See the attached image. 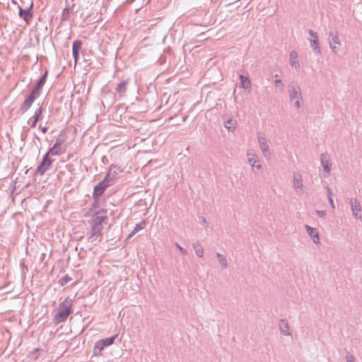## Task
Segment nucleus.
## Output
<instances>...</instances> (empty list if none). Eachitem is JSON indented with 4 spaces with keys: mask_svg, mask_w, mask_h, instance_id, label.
<instances>
[{
    "mask_svg": "<svg viewBox=\"0 0 362 362\" xmlns=\"http://www.w3.org/2000/svg\"><path fill=\"white\" fill-rule=\"evenodd\" d=\"M42 132L43 133H46V132H47V128H46V127H43V128H42Z\"/></svg>",
    "mask_w": 362,
    "mask_h": 362,
    "instance_id": "40",
    "label": "nucleus"
},
{
    "mask_svg": "<svg viewBox=\"0 0 362 362\" xmlns=\"http://www.w3.org/2000/svg\"><path fill=\"white\" fill-rule=\"evenodd\" d=\"M350 204L353 216L357 220H361L362 216L361 214V207L359 201L356 198H351Z\"/></svg>",
    "mask_w": 362,
    "mask_h": 362,
    "instance_id": "3",
    "label": "nucleus"
},
{
    "mask_svg": "<svg viewBox=\"0 0 362 362\" xmlns=\"http://www.w3.org/2000/svg\"><path fill=\"white\" fill-rule=\"evenodd\" d=\"M175 245H176V247L179 249V250L180 251V252H181L183 255H187V250H186V249H185L184 247H181L178 243H175Z\"/></svg>",
    "mask_w": 362,
    "mask_h": 362,
    "instance_id": "31",
    "label": "nucleus"
},
{
    "mask_svg": "<svg viewBox=\"0 0 362 362\" xmlns=\"http://www.w3.org/2000/svg\"><path fill=\"white\" fill-rule=\"evenodd\" d=\"M159 60H160V65H161L163 64V56H160Z\"/></svg>",
    "mask_w": 362,
    "mask_h": 362,
    "instance_id": "39",
    "label": "nucleus"
},
{
    "mask_svg": "<svg viewBox=\"0 0 362 362\" xmlns=\"http://www.w3.org/2000/svg\"><path fill=\"white\" fill-rule=\"evenodd\" d=\"M126 85H127L126 82H122V83H119L117 88V91L120 93H124L126 89Z\"/></svg>",
    "mask_w": 362,
    "mask_h": 362,
    "instance_id": "28",
    "label": "nucleus"
},
{
    "mask_svg": "<svg viewBox=\"0 0 362 362\" xmlns=\"http://www.w3.org/2000/svg\"><path fill=\"white\" fill-rule=\"evenodd\" d=\"M146 225L145 221H141L139 223L136 224L132 231L128 235L127 240L130 239L134 234L144 229L146 227Z\"/></svg>",
    "mask_w": 362,
    "mask_h": 362,
    "instance_id": "18",
    "label": "nucleus"
},
{
    "mask_svg": "<svg viewBox=\"0 0 362 362\" xmlns=\"http://www.w3.org/2000/svg\"><path fill=\"white\" fill-rule=\"evenodd\" d=\"M288 93L291 102H293V105L296 109L301 107L303 97L300 88L295 81L291 82L288 86Z\"/></svg>",
    "mask_w": 362,
    "mask_h": 362,
    "instance_id": "1",
    "label": "nucleus"
},
{
    "mask_svg": "<svg viewBox=\"0 0 362 362\" xmlns=\"http://www.w3.org/2000/svg\"><path fill=\"white\" fill-rule=\"evenodd\" d=\"M235 121L233 120L232 119H229L225 121L224 127L229 131L233 132L235 129Z\"/></svg>",
    "mask_w": 362,
    "mask_h": 362,
    "instance_id": "23",
    "label": "nucleus"
},
{
    "mask_svg": "<svg viewBox=\"0 0 362 362\" xmlns=\"http://www.w3.org/2000/svg\"><path fill=\"white\" fill-rule=\"evenodd\" d=\"M239 78L240 79V86L243 88L249 89L251 88V82L247 76L240 74Z\"/></svg>",
    "mask_w": 362,
    "mask_h": 362,
    "instance_id": "19",
    "label": "nucleus"
},
{
    "mask_svg": "<svg viewBox=\"0 0 362 362\" xmlns=\"http://www.w3.org/2000/svg\"><path fill=\"white\" fill-rule=\"evenodd\" d=\"M279 327L280 332L282 334H284L285 336L291 335V333L289 332L288 324L287 323V322L285 320L281 319L279 320Z\"/></svg>",
    "mask_w": 362,
    "mask_h": 362,
    "instance_id": "17",
    "label": "nucleus"
},
{
    "mask_svg": "<svg viewBox=\"0 0 362 362\" xmlns=\"http://www.w3.org/2000/svg\"><path fill=\"white\" fill-rule=\"evenodd\" d=\"M70 314V306L64 304L61 305L57 317L59 321H64Z\"/></svg>",
    "mask_w": 362,
    "mask_h": 362,
    "instance_id": "7",
    "label": "nucleus"
},
{
    "mask_svg": "<svg viewBox=\"0 0 362 362\" xmlns=\"http://www.w3.org/2000/svg\"><path fill=\"white\" fill-rule=\"evenodd\" d=\"M216 256L217 257L218 259L219 260L220 258H221L223 256H224L223 255H221L218 252H216Z\"/></svg>",
    "mask_w": 362,
    "mask_h": 362,
    "instance_id": "37",
    "label": "nucleus"
},
{
    "mask_svg": "<svg viewBox=\"0 0 362 362\" xmlns=\"http://www.w3.org/2000/svg\"><path fill=\"white\" fill-rule=\"evenodd\" d=\"M119 173V169L115 165H111L110 170L105 179L110 182L111 180L115 179Z\"/></svg>",
    "mask_w": 362,
    "mask_h": 362,
    "instance_id": "13",
    "label": "nucleus"
},
{
    "mask_svg": "<svg viewBox=\"0 0 362 362\" xmlns=\"http://www.w3.org/2000/svg\"><path fill=\"white\" fill-rule=\"evenodd\" d=\"M47 74L45 73L38 81L36 87L33 90H36V93L39 94L40 90L44 86L45 83Z\"/></svg>",
    "mask_w": 362,
    "mask_h": 362,
    "instance_id": "24",
    "label": "nucleus"
},
{
    "mask_svg": "<svg viewBox=\"0 0 362 362\" xmlns=\"http://www.w3.org/2000/svg\"><path fill=\"white\" fill-rule=\"evenodd\" d=\"M38 95L39 94L36 93V90H32L31 93L27 97L22 104L21 107V111L23 112H26L31 107Z\"/></svg>",
    "mask_w": 362,
    "mask_h": 362,
    "instance_id": "5",
    "label": "nucleus"
},
{
    "mask_svg": "<svg viewBox=\"0 0 362 362\" xmlns=\"http://www.w3.org/2000/svg\"><path fill=\"white\" fill-rule=\"evenodd\" d=\"M219 264L223 269H226L228 267V262L226 257L224 255L218 260Z\"/></svg>",
    "mask_w": 362,
    "mask_h": 362,
    "instance_id": "27",
    "label": "nucleus"
},
{
    "mask_svg": "<svg viewBox=\"0 0 362 362\" xmlns=\"http://www.w3.org/2000/svg\"><path fill=\"white\" fill-rule=\"evenodd\" d=\"M305 228L306 232L308 233L310 238L313 240V241L316 244L320 243V236L317 229L315 228L310 227L308 225H305Z\"/></svg>",
    "mask_w": 362,
    "mask_h": 362,
    "instance_id": "9",
    "label": "nucleus"
},
{
    "mask_svg": "<svg viewBox=\"0 0 362 362\" xmlns=\"http://www.w3.org/2000/svg\"><path fill=\"white\" fill-rule=\"evenodd\" d=\"M329 43H330V47H331L332 52L334 53H337L338 49H337V47L335 45H332V44H334V45H339L340 44L339 38L338 37L337 33L330 31L329 33Z\"/></svg>",
    "mask_w": 362,
    "mask_h": 362,
    "instance_id": "10",
    "label": "nucleus"
},
{
    "mask_svg": "<svg viewBox=\"0 0 362 362\" xmlns=\"http://www.w3.org/2000/svg\"><path fill=\"white\" fill-rule=\"evenodd\" d=\"M262 168V165H255V169H257V170H259Z\"/></svg>",
    "mask_w": 362,
    "mask_h": 362,
    "instance_id": "38",
    "label": "nucleus"
},
{
    "mask_svg": "<svg viewBox=\"0 0 362 362\" xmlns=\"http://www.w3.org/2000/svg\"><path fill=\"white\" fill-rule=\"evenodd\" d=\"M81 46H82V42L80 40H75L73 42L72 49H73V56L74 57L75 64L77 63L79 51L81 49Z\"/></svg>",
    "mask_w": 362,
    "mask_h": 362,
    "instance_id": "15",
    "label": "nucleus"
},
{
    "mask_svg": "<svg viewBox=\"0 0 362 362\" xmlns=\"http://www.w3.org/2000/svg\"><path fill=\"white\" fill-rule=\"evenodd\" d=\"M61 144H62L61 141H56L54 146L47 153L48 155H50V156L58 155L59 153V148H60Z\"/></svg>",
    "mask_w": 362,
    "mask_h": 362,
    "instance_id": "22",
    "label": "nucleus"
},
{
    "mask_svg": "<svg viewBox=\"0 0 362 362\" xmlns=\"http://www.w3.org/2000/svg\"><path fill=\"white\" fill-rule=\"evenodd\" d=\"M327 192L328 200H329V202L330 203V205H331L332 209H334L335 206H334V202H333V199H332V190H331V189L329 187H327Z\"/></svg>",
    "mask_w": 362,
    "mask_h": 362,
    "instance_id": "26",
    "label": "nucleus"
},
{
    "mask_svg": "<svg viewBox=\"0 0 362 362\" xmlns=\"http://www.w3.org/2000/svg\"><path fill=\"white\" fill-rule=\"evenodd\" d=\"M346 362H355L352 356L347 357Z\"/></svg>",
    "mask_w": 362,
    "mask_h": 362,
    "instance_id": "35",
    "label": "nucleus"
},
{
    "mask_svg": "<svg viewBox=\"0 0 362 362\" xmlns=\"http://www.w3.org/2000/svg\"><path fill=\"white\" fill-rule=\"evenodd\" d=\"M289 63L290 65L296 69H298L300 67V64L298 59V53L294 50L290 52Z\"/></svg>",
    "mask_w": 362,
    "mask_h": 362,
    "instance_id": "14",
    "label": "nucleus"
},
{
    "mask_svg": "<svg viewBox=\"0 0 362 362\" xmlns=\"http://www.w3.org/2000/svg\"><path fill=\"white\" fill-rule=\"evenodd\" d=\"M42 109H38L37 111L35 112V122H37L42 115Z\"/></svg>",
    "mask_w": 362,
    "mask_h": 362,
    "instance_id": "30",
    "label": "nucleus"
},
{
    "mask_svg": "<svg viewBox=\"0 0 362 362\" xmlns=\"http://www.w3.org/2000/svg\"><path fill=\"white\" fill-rule=\"evenodd\" d=\"M309 34L312 39L310 40V46L315 51V52L319 54H320V48L319 46L318 42V35L316 32L313 30H309Z\"/></svg>",
    "mask_w": 362,
    "mask_h": 362,
    "instance_id": "6",
    "label": "nucleus"
},
{
    "mask_svg": "<svg viewBox=\"0 0 362 362\" xmlns=\"http://www.w3.org/2000/svg\"><path fill=\"white\" fill-rule=\"evenodd\" d=\"M276 86H280L281 88L284 87V85L281 83V81L280 79H276L275 81Z\"/></svg>",
    "mask_w": 362,
    "mask_h": 362,
    "instance_id": "33",
    "label": "nucleus"
},
{
    "mask_svg": "<svg viewBox=\"0 0 362 362\" xmlns=\"http://www.w3.org/2000/svg\"><path fill=\"white\" fill-rule=\"evenodd\" d=\"M36 123H37V122H35V120H34L33 124H32V127H35Z\"/></svg>",
    "mask_w": 362,
    "mask_h": 362,
    "instance_id": "41",
    "label": "nucleus"
},
{
    "mask_svg": "<svg viewBox=\"0 0 362 362\" xmlns=\"http://www.w3.org/2000/svg\"><path fill=\"white\" fill-rule=\"evenodd\" d=\"M49 156L50 155H48V153L45 155L40 166L39 167V170H41L42 173L47 170L52 163V160L49 158Z\"/></svg>",
    "mask_w": 362,
    "mask_h": 362,
    "instance_id": "16",
    "label": "nucleus"
},
{
    "mask_svg": "<svg viewBox=\"0 0 362 362\" xmlns=\"http://www.w3.org/2000/svg\"><path fill=\"white\" fill-rule=\"evenodd\" d=\"M117 335L110 338L100 339L95 344V349H98L99 351H102L105 346L113 344L114 340L115 339Z\"/></svg>",
    "mask_w": 362,
    "mask_h": 362,
    "instance_id": "11",
    "label": "nucleus"
},
{
    "mask_svg": "<svg viewBox=\"0 0 362 362\" xmlns=\"http://www.w3.org/2000/svg\"><path fill=\"white\" fill-rule=\"evenodd\" d=\"M321 163L323 168V170L326 172L327 173H329L330 172V163L329 160L325 158V156L324 154L321 155Z\"/></svg>",
    "mask_w": 362,
    "mask_h": 362,
    "instance_id": "20",
    "label": "nucleus"
},
{
    "mask_svg": "<svg viewBox=\"0 0 362 362\" xmlns=\"http://www.w3.org/2000/svg\"><path fill=\"white\" fill-rule=\"evenodd\" d=\"M258 144L259 146V148L262 152L264 156L266 158H269L271 156V153L269 151V146L267 144V139L264 135H258Z\"/></svg>",
    "mask_w": 362,
    "mask_h": 362,
    "instance_id": "4",
    "label": "nucleus"
},
{
    "mask_svg": "<svg viewBox=\"0 0 362 362\" xmlns=\"http://www.w3.org/2000/svg\"><path fill=\"white\" fill-rule=\"evenodd\" d=\"M248 162L251 165L253 170H255V164L259 162V158L257 155H252L251 158H248Z\"/></svg>",
    "mask_w": 362,
    "mask_h": 362,
    "instance_id": "25",
    "label": "nucleus"
},
{
    "mask_svg": "<svg viewBox=\"0 0 362 362\" xmlns=\"http://www.w3.org/2000/svg\"><path fill=\"white\" fill-rule=\"evenodd\" d=\"M109 184L110 182L104 178L103 181L99 182L98 185L94 187L93 197L100 196L109 186Z\"/></svg>",
    "mask_w": 362,
    "mask_h": 362,
    "instance_id": "8",
    "label": "nucleus"
},
{
    "mask_svg": "<svg viewBox=\"0 0 362 362\" xmlns=\"http://www.w3.org/2000/svg\"><path fill=\"white\" fill-rule=\"evenodd\" d=\"M71 280V278L66 275L65 276L62 280H61V284L62 285H64L65 284H66L68 281H69Z\"/></svg>",
    "mask_w": 362,
    "mask_h": 362,
    "instance_id": "32",
    "label": "nucleus"
},
{
    "mask_svg": "<svg viewBox=\"0 0 362 362\" xmlns=\"http://www.w3.org/2000/svg\"><path fill=\"white\" fill-rule=\"evenodd\" d=\"M199 218L200 223H206V219L203 216H200Z\"/></svg>",
    "mask_w": 362,
    "mask_h": 362,
    "instance_id": "36",
    "label": "nucleus"
},
{
    "mask_svg": "<svg viewBox=\"0 0 362 362\" xmlns=\"http://www.w3.org/2000/svg\"><path fill=\"white\" fill-rule=\"evenodd\" d=\"M193 247L195 250L196 255L199 257H202L204 255V248L199 242H195L193 243Z\"/></svg>",
    "mask_w": 362,
    "mask_h": 362,
    "instance_id": "21",
    "label": "nucleus"
},
{
    "mask_svg": "<svg viewBox=\"0 0 362 362\" xmlns=\"http://www.w3.org/2000/svg\"><path fill=\"white\" fill-rule=\"evenodd\" d=\"M303 179L302 176L298 173H293V187L295 189L303 188Z\"/></svg>",
    "mask_w": 362,
    "mask_h": 362,
    "instance_id": "12",
    "label": "nucleus"
},
{
    "mask_svg": "<svg viewBox=\"0 0 362 362\" xmlns=\"http://www.w3.org/2000/svg\"><path fill=\"white\" fill-rule=\"evenodd\" d=\"M106 210H101L95 213L91 221V228L93 234L100 233L103 229V223L106 222L107 216Z\"/></svg>",
    "mask_w": 362,
    "mask_h": 362,
    "instance_id": "2",
    "label": "nucleus"
},
{
    "mask_svg": "<svg viewBox=\"0 0 362 362\" xmlns=\"http://www.w3.org/2000/svg\"><path fill=\"white\" fill-rule=\"evenodd\" d=\"M20 15L21 16L23 17L24 20L26 21H28L29 18H28V16H29V13L28 11L26 10H23V9H20Z\"/></svg>",
    "mask_w": 362,
    "mask_h": 362,
    "instance_id": "29",
    "label": "nucleus"
},
{
    "mask_svg": "<svg viewBox=\"0 0 362 362\" xmlns=\"http://www.w3.org/2000/svg\"><path fill=\"white\" fill-rule=\"evenodd\" d=\"M316 213L320 217H324L326 214V212L325 211L317 210V211H316Z\"/></svg>",
    "mask_w": 362,
    "mask_h": 362,
    "instance_id": "34",
    "label": "nucleus"
}]
</instances>
